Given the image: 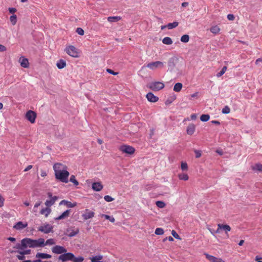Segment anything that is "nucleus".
<instances>
[{
    "instance_id": "nucleus-1",
    "label": "nucleus",
    "mask_w": 262,
    "mask_h": 262,
    "mask_svg": "<svg viewBox=\"0 0 262 262\" xmlns=\"http://www.w3.org/2000/svg\"><path fill=\"white\" fill-rule=\"evenodd\" d=\"M23 246L29 248L42 247L45 246V240L40 238L37 239H33L30 238H25L22 239Z\"/></svg>"
},
{
    "instance_id": "nucleus-2",
    "label": "nucleus",
    "mask_w": 262,
    "mask_h": 262,
    "mask_svg": "<svg viewBox=\"0 0 262 262\" xmlns=\"http://www.w3.org/2000/svg\"><path fill=\"white\" fill-rule=\"evenodd\" d=\"M58 260L62 262H66L67 261L82 262L84 260V258L82 256L75 257L73 253L66 252L59 256Z\"/></svg>"
},
{
    "instance_id": "nucleus-3",
    "label": "nucleus",
    "mask_w": 262,
    "mask_h": 262,
    "mask_svg": "<svg viewBox=\"0 0 262 262\" xmlns=\"http://www.w3.org/2000/svg\"><path fill=\"white\" fill-rule=\"evenodd\" d=\"M69 172L67 169L63 170V171H59L56 173H55V178L56 179L59 180L60 181L63 183L68 182V177L69 176Z\"/></svg>"
},
{
    "instance_id": "nucleus-4",
    "label": "nucleus",
    "mask_w": 262,
    "mask_h": 262,
    "mask_svg": "<svg viewBox=\"0 0 262 262\" xmlns=\"http://www.w3.org/2000/svg\"><path fill=\"white\" fill-rule=\"evenodd\" d=\"M164 66V63L160 61H157L155 62H151L150 63H148L146 66V67L149 68V69L151 70H156L157 69H162Z\"/></svg>"
},
{
    "instance_id": "nucleus-5",
    "label": "nucleus",
    "mask_w": 262,
    "mask_h": 262,
    "mask_svg": "<svg viewBox=\"0 0 262 262\" xmlns=\"http://www.w3.org/2000/svg\"><path fill=\"white\" fill-rule=\"evenodd\" d=\"M164 87V84L159 81L152 82L148 84V88L154 91H158L163 89Z\"/></svg>"
},
{
    "instance_id": "nucleus-6",
    "label": "nucleus",
    "mask_w": 262,
    "mask_h": 262,
    "mask_svg": "<svg viewBox=\"0 0 262 262\" xmlns=\"http://www.w3.org/2000/svg\"><path fill=\"white\" fill-rule=\"evenodd\" d=\"M65 51L70 56L73 57H78V52L77 49L73 46H69L65 49Z\"/></svg>"
},
{
    "instance_id": "nucleus-7",
    "label": "nucleus",
    "mask_w": 262,
    "mask_h": 262,
    "mask_svg": "<svg viewBox=\"0 0 262 262\" xmlns=\"http://www.w3.org/2000/svg\"><path fill=\"white\" fill-rule=\"evenodd\" d=\"M53 229V226L49 224H45L39 227L38 228V230L44 233L48 234L50 232H52Z\"/></svg>"
},
{
    "instance_id": "nucleus-8",
    "label": "nucleus",
    "mask_w": 262,
    "mask_h": 262,
    "mask_svg": "<svg viewBox=\"0 0 262 262\" xmlns=\"http://www.w3.org/2000/svg\"><path fill=\"white\" fill-rule=\"evenodd\" d=\"M52 251L53 253L61 255L66 252L67 250L63 246L56 245L52 247Z\"/></svg>"
},
{
    "instance_id": "nucleus-9",
    "label": "nucleus",
    "mask_w": 262,
    "mask_h": 262,
    "mask_svg": "<svg viewBox=\"0 0 262 262\" xmlns=\"http://www.w3.org/2000/svg\"><path fill=\"white\" fill-rule=\"evenodd\" d=\"M120 150L124 153L133 154L135 152V148L130 146L124 145L120 147Z\"/></svg>"
},
{
    "instance_id": "nucleus-10",
    "label": "nucleus",
    "mask_w": 262,
    "mask_h": 262,
    "mask_svg": "<svg viewBox=\"0 0 262 262\" xmlns=\"http://www.w3.org/2000/svg\"><path fill=\"white\" fill-rule=\"evenodd\" d=\"M48 195L50 198L49 200H47L45 202V205L48 207H51L52 206L57 200L56 196H52V194L51 192L48 193Z\"/></svg>"
},
{
    "instance_id": "nucleus-11",
    "label": "nucleus",
    "mask_w": 262,
    "mask_h": 262,
    "mask_svg": "<svg viewBox=\"0 0 262 262\" xmlns=\"http://www.w3.org/2000/svg\"><path fill=\"white\" fill-rule=\"evenodd\" d=\"M36 117V113L32 111H29L26 114V118L31 123L35 122V119Z\"/></svg>"
},
{
    "instance_id": "nucleus-12",
    "label": "nucleus",
    "mask_w": 262,
    "mask_h": 262,
    "mask_svg": "<svg viewBox=\"0 0 262 262\" xmlns=\"http://www.w3.org/2000/svg\"><path fill=\"white\" fill-rule=\"evenodd\" d=\"M67 166L61 163H57L53 165V169L55 173H56L59 171H63V170L67 169Z\"/></svg>"
},
{
    "instance_id": "nucleus-13",
    "label": "nucleus",
    "mask_w": 262,
    "mask_h": 262,
    "mask_svg": "<svg viewBox=\"0 0 262 262\" xmlns=\"http://www.w3.org/2000/svg\"><path fill=\"white\" fill-rule=\"evenodd\" d=\"M28 226L27 222H23L21 221L17 222L13 227V229L16 230H21Z\"/></svg>"
},
{
    "instance_id": "nucleus-14",
    "label": "nucleus",
    "mask_w": 262,
    "mask_h": 262,
    "mask_svg": "<svg viewBox=\"0 0 262 262\" xmlns=\"http://www.w3.org/2000/svg\"><path fill=\"white\" fill-rule=\"evenodd\" d=\"M204 255L210 262H225L222 258L216 257L207 253H204Z\"/></svg>"
},
{
    "instance_id": "nucleus-15",
    "label": "nucleus",
    "mask_w": 262,
    "mask_h": 262,
    "mask_svg": "<svg viewBox=\"0 0 262 262\" xmlns=\"http://www.w3.org/2000/svg\"><path fill=\"white\" fill-rule=\"evenodd\" d=\"M176 61L177 58L176 57H172L168 59V66L169 70L172 71L173 70L176 66Z\"/></svg>"
},
{
    "instance_id": "nucleus-16",
    "label": "nucleus",
    "mask_w": 262,
    "mask_h": 262,
    "mask_svg": "<svg viewBox=\"0 0 262 262\" xmlns=\"http://www.w3.org/2000/svg\"><path fill=\"white\" fill-rule=\"evenodd\" d=\"M94 215V212L86 209L85 212L82 214V216L84 220H86L93 217Z\"/></svg>"
},
{
    "instance_id": "nucleus-17",
    "label": "nucleus",
    "mask_w": 262,
    "mask_h": 262,
    "mask_svg": "<svg viewBox=\"0 0 262 262\" xmlns=\"http://www.w3.org/2000/svg\"><path fill=\"white\" fill-rule=\"evenodd\" d=\"M92 188L94 191H100L103 189V186L101 182H94L92 185Z\"/></svg>"
},
{
    "instance_id": "nucleus-18",
    "label": "nucleus",
    "mask_w": 262,
    "mask_h": 262,
    "mask_svg": "<svg viewBox=\"0 0 262 262\" xmlns=\"http://www.w3.org/2000/svg\"><path fill=\"white\" fill-rule=\"evenodd\" d=\"M146 98L148 101L151 102H156L159 100V98L154 95L151 92H149L146 94Z\"/></svg>"
},
{
    "instance_id": "nucleus-19",
    "label": "nucleus",
    "mask_w": 262,
    "mask_h": 262,
    "mask_svg": "<svg viewBox=\"0 0 262 262\" xmlns=\"http://www.w3.org/2000/svg\"><path fill=\"white\" fill-rule=\"evenodd\" d=\"M70 210H67L65 211H64L60 215L58 216V217H55L54 220L56 221L64 219L66 217H68L70 213Z\"/></svg>"
},
{
    "instance_id": "nucleus-20",
    "label": "nucleus",
    "mask_w": 262,
    "mask_h": 262,
    "mask_svg": "<svg viewBox=\"0 0 262 262\" xmlns=\"http://www.w3.org/2000/svg\"><path fill=\"white\" fill-rule=\"evenodd\" d=\"M36 257L42 259H48L51 258L52 255L46 253H37Z\"/></svg>"
},
{
    "instance_id": "nucleus-21",
    "label": "nucleus",
    "mask_w": 262,
    "mask_h": 262,
    "mask_svg": "<svg viewBox=\"0 0 262 262\" xmlns=\"http://www.w3.org/2000/svg\"><path fill=\"white\" fill-rule=\"evenodd\" d=\"M195 129V125L193 124H190L188 126L187 128V133L189 135H191L194 133Z\"/></svg>"
},
{
    "instance_id": "nucleus-22",
    "label": "nucleus",
    "mask_w": 262,
    "mask_h": 262,
    "mask_svg": "<svg viewBox=\"0 0 262 262\" xmlns=\"http://www.w3.org/2000/svg\"><path fill=\"white\" fill-rule=\"evenodd\" d=\"M60 205H66L69 208H73L76 206V203H72L71 202H69L66 200H62L60 202Z\"/></svg>"
},
{
    "instance_id": "nucleus-23",
    "label": "nucleus",
    "mask_w": 262,
    "mask_h": 262,
    "mask_svg": "<svg viewBox=\"0 0 262 262\" xmlns=\"http://www.w3.org/2000/svg\"><path fill=\"white\" fill-rule=\"evenodd\" d=\"M19 61L20 65L23 68H28L29 66V62L27 58H25L23 57L19 58Z\"/></svg>"
},
{
    "instance_id": "nucleus-24",
    "label": "nucleus",
    "mask_w": 262,
    "mask_h": 262,
    "mask_svg": "<svg viewBox=\"0 0 262 262\" xmlns=\"http://www.w3.org/2000/svg\"><path fill=\"white\" fill-rule=\"evenodd\" d=\"M217 227H219L220 228H222V230H224L226 233L231 230V227L228 225L219 224Z\"/></svg>"
},
{
    "instance_id": "nucleus-25",
    "label": "nucleus",
    "mask_w": 262,
    "mask_h": 262,
    "mask_svg": "<svg viewBox=\"0 0 262 262\" xmlns=\"http://www.w3.org/2000/svg\"><path fill=\"white\" fill-rule=\"evenodd\" d=\"M107 19L110 23L117 22L121 19V17L118 16H109L107 18Z\"/></svg>"
},
{
    "instance_id": "nucleus-26",
    "label": "nucleus",
    "mask_w": 262,
    "mask_h": 262,
    "mask_svg": "<svg viewBox=\"0 0 262 262\" xmlns=\"http://www.w3.org/2000/svg\"><path fill=\"white\" fill-rule=\"evenodd\" d=\"M182 87V83L178 82L174 84L173 87V91L176 92H179L181 91Z\"/></svg>"
},
{
    "instance_id": "nucleus-27",
    "label": "nucleus",
    "mask_w": 262,
    "mask_h": 262,
    "mask_svg": "<svg viewBox=\"0 0 262 262\" xmlns=\"http://www.w3.org/2000/svg\"><path fill=\"white\" fill-rule=\"evenodd\" d=\"M56 66L58 69H61L66 67V62L64 60L60 59L57 62Z\"/></svg>"
},
{
    "instance_id": "nucleus-28",
    "label": "nucleus",
    "mask_w": 262,
    "mask_h": 262,
    "mask_svg": "<svg viewBox=\"0 0 262 262\" xmlns=\"http://www.w3.org/2000/svg\"><path fill=\"white\" fill-rule=\"evenodd\" d=\"M252 169L255 171L262 172V164L259 163L256 164L252 166Z\"/></svg>"
},
{
    "instance_id": "nucleus-29",
    "label": "nucleus",
    "mask_w": 262,
    "mask_h": 262,
    "mask_svg": "<svg viewBox=\"0 0 262 262\" xmlns=\"http://www.w3.org/2000/svg\"><path fill=\"white\" fill-rule=\"evenodd\" d=\"M51 210L49 207H47L46 208H43L40 211V213L41 214H44L46 217H47L49 214L50 213Z\"/></svg>"
},
{
    "instance_id": "nucleus-30",
    "label": "nucleus",
    "mask_w": 262,
    "mask_h": 262,
    "mask_svg": "<svg viewBox=\"0 0 262 262\" xmlns=\"http://www.w3.org/2000/svg\"><path fill=\"white\" fill-rule=\"evenodd\" d=\"M210 30L213 34H216L219 33L221 29L217 26H214L210 28Z\"/></svg>"
},
{
    "instance_id": "nucleus-31",
    "label": "nucleus",
    "mask_w": 262,
    "mask_h": 262,
    "mask_svg": "<svg viewBox=\"0 0 262 262\" xmlns=\"http://www.w3.org/2000/svg\"><path fill=\"white\" fill-rule=\"evenodd\" d=\"M178 178L181 180L187 181L189 179L188 175L187 173H182L178 174Z\"/></svg>"
},
{
    "instance_id": "nucleus-32",
    "label": "nucleus",
    "mask_w": 262,
    "mask_h": 262,
    "mask_svg": "<svg viewBox=\"0 0 262 262\" xmlns=\"http://www.w3.org/2000/svg\"><path fill=\"white\" fill-rule=\"evenodd\" d=\"M162 42L164 44L170 45L172 43V39L169 37H165L162 40Z\"/></svg>"
},
{
    "instance_id": "nucleus-33",
    "label": "nucleus",
    "mask_w": 262,
    "mask_h": 262,
    "mask_svg": "<svg viewBox=\"0 0 262 262\" xmlns=\"http://www.w3.org/2000/svg\"><path fill=\"white\" fill-rule=\"evenodd\" d=\"M179 25V23L177 21H174L173 23H168L167 25V28L168 29H172L173 28H174L176 27H177Z\"/></svg>"
},
{
    "instance_id": "nucleus-34",
    "label": "nucleus",
    "mask_w": 262,
    "mask_h": 262,
    "mask_svg": "<svg viewBox=\"0 0 262 262\" xmlns=\"http://www.w3.org/2000/svg\"><path fill=\"white\" fill-rule=\"evenodd\" d=\"M210 116L208 114L202 115L200 117V120L203 122H206L209 120Z\"/></svg>"
},
{
    "instance_id": "nucleus-35",
    "label": "nucleus",
    "mask_w": 262,
    "mask_h": 262,
    "mask_svg": "<svg viewBox=\"0 0 262 262\" xmlns=\"http://www.w3.org/2000/svg\"><path fill=\"white\" fill-rule=\"evenodd\" d=\"M189 36L188 35H187V34L183 35L181 37V41L184 43L188 42L189 41Z\"/></svg>"
},
{
    "instance_id": "nucleus-36",
    "label": "nucleus",
    "mask_w": 262,
    "mask_h": 262,
    "mask_svg": "<svg viewBox=\"0 0 262 262\" xmlns=\"http://www.w3.org/2000/svg\"><path fill=\"white\" fill-rule=\"evenodd\" d=\"M79 232V230L76 229V230H71L69 233V236L73 237L77 234Z\"/></svg>"
},
{
    "instance_id": "nucleus-37",
    "label": "nucleus",
    "mask_w": 262,
    "mask_h": 262,
    "mask_svg": "<svg viewBox=\"0 0 262 262\" xmlns=\"http://www.w3.org/2000/svg\"><path fill=\"white\" fill-rule=\"evenodd\" d=\"M102 216L104 217L105 219L108 220L112 223H114L115 221V218L112 216H110L107 214H102Z\"/></svg>"
},
{
    "instance_id": "nucleus-38",
    "label": "nucleus",
    "mask_w": 262,
    "mask_h": 262,
    "mask_svg": "<svg viewBox=\"0 0 262 262\" xmlns=\"http://www.w3.org/2000/svg\"><path fill=\"white\" fill-rule=\"evenodd\" d=\"M157 206L160 208H163L165 206V204L163 201H158L156 202Z\"/></svg>"
},
{
    "instance_id": "nucleus-39",
    "label": "nucleus",
    "mask_w": 262,
    "mask_h": 262,
    "mask_svg": "<svg viewBox=\"0 0 262 262\" xmlns=\"http://www.w3.org/2000/svg\"><path fill=\"white\" fill-rule=\"evenodd\" d=\"M70 181L73 183L75 186L78 185V182L76 180L75 177L74 175H72L70 178Z\"/></svg>"
},
{
    "instance_id": "nucleus-40",
    "label": "nucleus",
    "mask_w": 262,
    "mask_h": 262,
    "mask_svg": "<svg viewBox=\"0 0 262 262\" xmlns=\"http://www.w3.org/2000/svg\"><path fill=\"white\" fill-rule=\"evenodd\" d=\"M10 21L13 25L16 24L17 21V17L16 15H13L10 16Z\"/></svg>"
},
{
    "instance_id": "nucleus-41",
    "label": "nucleus",
    "mask_w": 262,
    "mask_h": 262,
    "mask_svg": "<svg viewBox=\"0 0 262 262\" xmlns=\"http://www.w3.org/2000/svg\"><path fill=\"white\" fill-rule=\"evenodd\" d=\"M55 244V242L54 241V239L53 238H50L46 241V243H45V245H53Z\"/></svg>"
},
{
    "instance_id": "nucleus-42",
    "label": "nucleus",
    "mask_w": 262,
    "mask_h": 262,
    "mask_svg": "<svg viewBox=\"0 0 262 262\" xmlns=\"http://www.w3.org/2000/svg\"><path fill=\"white\" fill-rule=\"evenodd\" d=\"M31 250H21V251H18L17 252L20 255H25L29 254L30 253Z\"/></svg>"
},
{
    "instance_id": "nucleus-43",
    "label": "nucleus",
    "mask_w": 262,
    "mask_h": 262,
    "mask_svg": "<svg viewBox=\"0 0 262 262\" xmlns=\"http://www.w3.org/2000/svg\"><path fill=\"white\" fill-rule=\"evenodd\" d=\"M155 233L157 235H162L164 233V230L161 228H157L155 230Z\"/></svg>"
},
{
    "instance_id": "nucleus-44",
    "label": "nucleus",
    "mask_w": 262,
    "mask_h": 262,
    "mask_svg": "<svg viewBox=\"0 0 262 262\" xmlns=\"http://www.w3.org/2000/svg\"><path fill=\"white\" fill-rule=\"evenodd\" d=\"M230 112V109L228 106H225L222 111V113L225 114H229Z\"/></svg>"
},
{
    "instance_id": "nucleus-45",
    "label": "nucleus",
    "mask_w": 262,
    "mask_h": 262,
    "mask_svg": "<svg viewBox=\"0 0 262 262\" xmlns=\"http://www.w3.org/2000/svg\"><path fill=\"white\" fill-rule=\"evenodd\" d=\"M181 169L182 170H187L188 169V165L186 162L181 163Z\"/></svg>"
},
{
    "instance_id": "nucleus-46",
    "label": "nucleus",
    "mask_w": 262,
    "mask_h": 262,
    "mask_svg": "<svg viewBox=\"0 0 262 262\" xmlns=\"http://www.w3.org/2000/svg\"><path fill=\"white\" fill-rule=\"evenodd\" d=\"M104 199L105 201L107 202H110L114 200V199L110 195H105L104 197Z\"/></svg>"
},
{
    "instance_id": "nucleus-47",
    "label": "nucleus",
    "mask_w": 262,
    "mask_h": 262,
    "mask_svg": "<svg viewBox=\"0 0 262 262\" xmlns=\"http://www.w3.org/2000/svg\"><path fill=\"white\" fill-rule=\"evenodd\" d=\"M15 248L16 249H19V250H24L25 248H26V247H25L23 246V244H22V241H21V244H17L16 246H15Z\"/></svg>"
},
{
    "instance_id": "nucleus-48",
    "label": "nucleus",
    "mask_w": 262,
    "mask_h": 262,
    "mask_svg": "<svg viewBox=\"0 0 262 262\" xmlns=\"http://www.w3.org/2000/svg\"><path fill=\"white\" fill-rule=\"evenodd\" d=\"M76 32L80 35H83L84 34V31L81 28H77L76 29Z\"/></svg>"
},
{
    "instance_id": "nucleus-49",
    "label": "nucleus",
    "mask_w": 262,
    "mask_h": 262,
    "mask_svg": "<svg viewBox=\"0 0 262 262\" xmlns=\"http://www.w3.org/2000/svg\"><path fill=\"white\" fill-rule=\"evenodd\" d=\"M195 157L199 158L201 156V152L200 150H195Z\"/></svg>"
},
{
    "instance_id": "nucleus-50",
    "label": "nucleus",
    "mask_w": 262,
    "mask_h": 262,
    "mask_svg": "<svg viewBox=\"0 0 262 262\" xmlns=\"http://www.w3.org/2000/svg\"><path fill=\"white\" fill-rule=\"evenodd\" d=\"M171 234L173 236V237H174L176 238H177V239L180 238L179 235L177 233V232L175 231L172 230Z\"/></svg>"
},
{
    "instance_id": "nucleus-51",
    "label": "nucleus",
    "mask_w": 262,
    "mask_h": 262,
    "mask_svg": "<svg viewBox=\"0 0 262 262\" xmlns=\"http://www.w3.org/2000/svg\"><path fill=\"white\" fill-rule=\"evenodd\" d=\"M106 71L110 73V74H111L113 75H116L117 74V73L116 72H115L114 71H113V70H112L111 69H107L106 70Z\"/></svg>"
},
{
    "instance_id": "nucleus-52",
    "label": "nucleus",
    "mask_w": 262,
    "mask_h": 262,
    "mask_svg": "<svg viewBox=\"0 0 262 262\" xmlns=\"http://www.w3.org/2000/svg\"><path fill=\"white\" fill-rule=\"evenodd\" d=\"M9 11L10 13L14 14L16 11V9L15 8H9Z\"/></svg>"
},
{
    "instance_id": "nucleus-53",
    "label": "nucleus",
    "mask_w": 262,
    "mask_h": 262,
    "mask_svg": "<svg viewBox=\"0 0 262 262\" xmlns=\"http://www.w3.org/2000/svg\"><path fill=\"white\" fill-rule=\"evenodd\" d=\"M227 18L230 20H233L234 19V16L233 14H228L227 15Z\"/></svg>"
},
{
    "instance_id": "nucleus-54",
    "label": "nucleus",
    "mask_w": 262,
    "mask_h": 262,
    "mask_svg": "<svg viewBox=\"0 0 262 262\" xmlns=\"http://www.w3.org/2000/svg\"><path fill=\"white\" fill-rule=\"evenodd\" d=\"M6 48L4 46L0 44V52H4L6 51Z\"/></svg>"
},
{
    "instance_id": "nucleus-55",
    "label": "nucleus",
    "mask_w": 262,
    "mask_h": 262,
    "mask_svg": "<svg viewBox=\"0 0 262 262\" xmlns=\"http://www.w3.org/2000/svg\"><path fill=\"white\" fill-rule=\"evenodd\" d=\"M4 198L1 195H0V207H2L4 205Z\"/></svg>"
},
{
    "instance_id": "nucleus-56",
    "label": "nucleus",
    "mask_w": 262,
    "mask_h": 262,
    "mask_svg": "<svg viewBox=\"0 0 262 262\" xmlns=\"http://www.w3.org/2000/svg\"><path fill=\"white\" fill-rule=\"evenodd\" d=\"M225 73V72L224 71H223L222 70H221L220 72L217 73L216 74V76L217 77H220L221 76H222Z\"/></svg>"
},
{
    "instance_id": "nucleus-57",
    "label": "nucleus",
    "mask_w": 262,
    "mask_h": 262,
    "mask_svg": "<svg viewBox=\"0 0 262 262\" xmlns=\"http://www.w3.org/2000/svg\"><path fill=\"white\" fill-rule=\"evenodd\" d=\"M47 172L45 170H41L40 176L41 177H45L47 176Z\"/></svg>"
},
{
    "instance_id": "nucleus-58",
    "label": "nucleus",
    "mask_w": 262,
    "mask_h": 262,
    "mask_svg": "<svg viewBox=\"0 0 262 262\" xmlns=\"http://www.w3.org/2000/svg\"><path fill=\"white\" fill-rule=\"evenodd\" d=\"M40 204H41V202H39L36 203L35 204L34 206V212H35V211H36V210H35V209L36 208H37L38 206H40Z\"/></svg>"
},
{
    "instance_id": "nucleus-59",
    "label": "nucleus",
    "mask_w": 262,
    "mask_h": 262,
    "mask_svg": "<svg viewBox=\"0 0 262 262\" xmlns=\"http://www.w3.org/2000/svg\"><path fill=\"white\" fill-rule=\"evenodd\" d=\"M17 257L19 260H24L25 258L24 255L20 254L19 255H17Z\"/></svg>"
},
{
    "instance_id": "nucleus-60",
    "label": "nucleus",
    "mask_w": 262,
    "mask_h": 262,
    "mask_svg": "<svg viewBox=\"0 0 262 262\" xmlns=\"http://www.w3.org/2000/svg\"><path fill=\"white\" fill-rule=\"evenodd\" d=\"M192 120H195L197 118V115L195 114H193L190 116Z\"/></svg>"
},
{
    "instance_id": "nucleus-61",
    "label": "nucleus",
    "mask_w": 262,
    "mask_h": 262,
    "mask_svg": "<svg viewBox=\"0 0 262 262\" xmlns=\"http://www.w3.org/2000/svg\"><path fill=\"white\" fill-rule=\"evenodd\" d=\"M260 259H262V257H259L258 256H256L255 258L256 262H262V261L260 260Z\"/></svg>"
},
{
    "instance_id": "nucleus-62",
    "label": "nucleus",
    "mask_w": 262,
    "mask_h": 262,
    "mask_svg": "<svg viewBox=\"0 0 262 262\" xmlns=\"http://www.w3.org/2000/svg\"><path fill=\"white\" fill-rule=\"evenodd\" d=\"M32 167V166L30 165H28L24 170L25 171H27L28 170H29L30 169H31Z\"/></svg>"
},
{
    "instance_id": "nucleus-63",
    "label": "nucleus",
    "mask_w": 262,
    "mask_h": 262,
    "mask_svg": "<svg viewBox=\"0 0 262 262\" xmlns=\"http://www.w3.org/2000/svg\"><path fill=\"white\" fill-rule=\"evenodd\" d=\"M211 123H213V124H217V125H220V122L218 121H216V120H213L211 121Z\"/></svg>"
},
{
    "instance_id": "nucleus-64",
    "label": "nucleus",
    "mask_w": 262,
    "mask_h": 262,
    "mask_svg": "<svg viewBox=\"0 0 262 262\" xmlns=\"http://www.w3.org/2000/svg\"><path fill=\"white\" fill-rule=\"evenodd\" d=\"M8 240L10 241L11 242H15L16 239L14 237H10L8 238Z\"/></svg>"
}]
</instances>
